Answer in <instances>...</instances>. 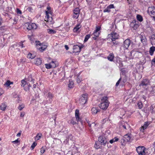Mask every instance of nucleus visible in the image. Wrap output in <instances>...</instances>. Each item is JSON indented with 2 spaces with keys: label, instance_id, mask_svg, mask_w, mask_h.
<instances>
[{
  "label": "nucleus",
  "instance_id": "680f3d73",
  "mask_svg": "<svg viewBox=\"0 0 155 155\" xmlns=\"http://www.w3.org/2000/svg\"><path fill=\"white\" fill-rule=\"evenodd\" d=\"M64 47H65V48L67 50H68L69 49V48L67 45H65Z\"/></svg>",
  "mask_w": 155,
  "mask_h": 155
},
{
  "label": "nucleus",
  "instance_id": "c9c22d12",
  "mask_svg": "<svg viewBox=\"0 0 155 155\" xmlns=\"http://www.w3.org/2000/svg\"><path fill=\"white\" fill-rule=\"evenodd\" d=\"M11 84H12V83L11 82L9 81H8L6 82L5 84H4V85L6 86L7 87H8Z\"/></svg>",
  "mask_w": 155,
  "mask_h": 155
},
{
  "label": "nucleus",
  "instance_id": "c756f323",
  "mask_svg": "<svg viewBox=\"0 0 155 155\" xmlns=\"http://www.w3.org/2000/svg\"><path fill=\"white\" fill-rule=\"evenodd\" d=\"M118 140V138L116 137H114V139L110 140L109 142L110 143H112L114 142L117 141Z\"/></svg>",
  "mask_w": 155,
  "mask_h": 155
},
{
  "label": "nucleus",
  "instance_id": "dca6fc26",
  "mask_svg": "<svg viewBox=\"0 0 155 155\" xmlns=\"http://www.w3.org/2000/svg\"><path fill=\"white\" fill-rule=\"evenodd\" d=\"M149 125V124H148V122H145L143 126L140 128V131L142 132H143L144 130L147 128Z\"/></svg>",
  "mask_w": 155,
  "mask_h": 155
},
{
  "label": "nucleus",
  "instance_id": "9b49d317",
  "mask_svg": "<svg viewBox=\"0 0 155 155\" xmlns=\"http://www.w3.org/2000/svg\"><path fill=\"white\" fill-rule=\"evenodd\" d=\"M98 140L102 145H105L106 144H108L109 143L107 142L106 140L102 137H100L98 138Z\"/></svg>",
  "mask_w": 155,
  "mask_h": 155
},
{
  "label": "nucleus",
  "instance_id": "4be33fe9",
  "mask_svg": "<svg viewBox=\"0 0 155 155\" xmlns=\"http://www.w3.org/2000/svg\"><path fill=\"white\" fill-rule=\"evenodd\" d=\"M141 41L143 44H145L146 42V39L145 36L141 35L140 36Z\"/></svg>",
  "mask_w": 155,
  "mask_h": 155
},
{
  "label": "nucleus",
  "instance_id": "a878e982",
  "mask_svg": "<svg viewBox=\"0 0 155 155\" xmlns=\"http://www.w3.org/2000/svg\"><path fill=\"white\" fill-rule=\"evenodd\" d=\"M81 26L80 24L77 25L73 29L74 32H77L79 29L81 28Z\"/></svg>",
  "mask_w": 155,
  "mask_h": 155
},
{
  "label": "nucleus",
  "instance_id": "0eeeda50",
  "mask_svg": "<svg viewBox=\"0 0 155 155\" xmlns=\"http://www.w3.org/2000/svg\"><path fill=\"white\" fill-rule=\"evenodd\" d=\"M101 27L96 26V30L94 31L93 34L95 37H93L94 40L96 39V38L98 37L100 33V31H99L101 29Z\"/></svg>",
  "mask_w": 155,
  "mask_h": 155
},
{
  "label": "nucleus",
  "instance_id": "37998d69",
  "mask_svg": "<svg viewBox=\"0 0 155 155\" xmlns=\"http://www.w3.org/2000/svg\"><path fill=\"white\" fill-rule=\"evenodd\" d=\"M138 106L140 109H141L143 107V104L141 102H140L138 103Z\"/></svg>",
  "mask_w": 155,
  "mask_h": 155
},
{
  "label": "nucleus",
  "instance_id": "ddd939ff",
  "mask_svg": "<svg viewBox=\"0 0 155 155\" xmlns=\"http://www.w3.org/2000/svg\"><path fill=\"white\" fill-rule=\"evenodd\" d=\"M83 46H80L78 45H76L73 46V49L75 52L77 53L80 51L81 49L83 47Z\"/></svg>",
  "mask_w": 155,
  "mask_h": 155
},
{
  "label": "nucleus",
  "instance_id": "a211bd4d",
  "mask_svg": "<svg viewBox=\"0 0 155 155\" xmlns=\"http://www.w3.org/2000/svg\"><path fill=\"white\" fill-rule=\"evenodd\" d=\"M150 82L148 80L145 79L143 80L141 83L140 86H146L149 84Z\"/></svg>",
  "mask_w": 155,
  "mask_h": 155
},
{
  "label": "nucleus",
  "instance_id": "bf43d9fd",
  "mask_svg": "<svg viewBox=\"0 0 155 155\" xmlns=\"http://www.w3.org/2000/svg\"><path fill=\"white\" fill-rule=\"evenodd\" d=\"M25 115V113L24 112H21V113L20 116H21V117H24Z\"/></svg>",
  "mask_w": 155,
  "mask_h": 155
},
{
  "label": "nucleus",
  "instance_id": "e433bc0d",
  "mask_svg": "<svg viewBox=\"0 0 155 155\" xmlns=\"http://www.w3.org/2000/svg\"><path fill=\"white\" fill-rule=\"evenodd\" d=\"M51 65V67L52 68H54L56 67V65L54 61H52L50 63Z\"/></svg>",
  "mask_w": 155,
  "mask_h": 155
},
{
  "label": "nucleus",
  "instance_id": "f3484780",
  "mask_svg": "<svg viewBox=\"0 0 155 155\" xmlns=\"http://www.w3.org/2000/svg\"><path fill=\"white\" fill-rule=\"evenodd\" d=\"M131 134H126L124 137V140L125 142H128L131 139Z\"/></svg>",
  "mask_w": 155,
  "mask_h": 155
},
{
  "label": "nucleus",
  "instance_id": "e2e57ef3",
  "mask_svg": "<svg viewBox=\"0 0 155 155\" xmlns=\"http://www.w3.org/2000/svg\"><path fill=\"white\" fill-rule=\"evenodd\" d=\"M71 123L72 124H76V123L75 122H74L73 121H72L71 122Z\"/></svg>",
  "mask_w": 155,
  "mask_h": 155
},
{
  "label": "nucleus",
  "instance_id": "72a5a7b5",
  "mask_svg": "<svg viewBox=\"0 0 155 155\" xmlns=\"http://www.w3.org/2000/svg\"><path fill=\"white\" fill-rule=\"evenodd\" d=\"M26 25L28 26L27 27V29L28 30H31L32 29L31 24L26 23Z\"/></svg>",
  "mask_w": 155,
  "mask_h": 155
},
{
  "label": "nucleus",
  "instance_id": "20e7f679",
  "mask_svg": "<svg viewBox=\"0 0 155 155\" xmlns=\"http://www.w3.org/2000/svg\"><path fill=\"white\" fill-rule=\"evenodd\" d=\"M87 94H83L80 97L79 102L80 105L83 106L86 102L87 100Z\"/></svg>",
  "mask_w": 155,
  "mask_h": 155
},
{
  "label": "nucleus",
  "instance_id": "f257e3e1",
  "mask_svg": "<svg viewBox=\"0 0 155 155\" xmlns=\"http://www.w3.org/2000/svg\"><path fill=\"white\" fill-rule=\"evenodd\" d=\"M51 9V8L50 7L48 6L47 7V10L45 11L46 16L45 18V21L48 22L50 24H52V17L50 16L52 14V12Z\"/></svg>",
  "mask_w": 155,
  "mask_h": 155
},
{
  "label": "nucleus",
  "instance_id": "aec40b11",
  "mask_svg": "<svg viewBox=\"0 0 155 155\" xmlns=\"http://www.w3.org/2000/svg\"><path fill=\"white\" fill-rule=\"evenodd\" d=\"M7 107V105L5 103H3L1 104L0 106V109L3 111L5 110Z\"/></svg>",
  "mask_w": 155,
  "mask_h": 155
},
{
  "label": "nucleus",
  "instance_id": "4c0bfd02",
  "mask_svg": "<svg viewBox=\"0 0 155 155\" xmlns=\"http://www.w3.org/2000/svg\"><path fill=\"white\" fill-rule=\"evenodd\" d=\"M32 29H35L37 28V26L35 23L31 24Z\"/></svg>",
  "mask_w": 155,
  "mask_h": 155
},
{
  "label": "nucleus",
  "instance_id": "49530a36",
  "mask_svg": "<svg viewBox=\"0 0 155 155\" xmlns=\"http://www.w3.org/2000/svg\"><path fill=\"white\" fill-rule=\"evenodd\" d=\"M45 148H43V147H42L41 149V150H40V153H41V154H42L43 153H44L45 152Z\"/></svg>",
  "mask_w": 155,
  "mask_h": 155
},
{
  "label": "nucleus",
  "instance_id": "39448f33",
  "mask_svg": "<svg viewBox=\"0 0 155 155\" xmlns=\"http://www.w3.org/2000/svg\"><path fill=\"white\" fill-rule=\"evenodd\" d=\"M136 151L138 155H146V148L143 146H140L136 148Z\"/></svg>",
  "mask_w": 155,
  "mask_h": 155
},
{
  "label": "nucleus",
  "instance_id": "69168bd1",
  "mask_svg": "<svg viewBox=\"0 0 155 155\" xmlns=\"http://www.w3.org/2000/svg\"><path fill=\"white\" fill-rule=\"evenodd\" d=\"M2 22V20L1 19V18L0 17V25H1V24Z\"/></svg>",
  "mask_w": 155,
  "mask_h": 155
},
{
  "label": "nucleus",
  "instance_id": "5fc2aeb1",
  "mask_svg": "<svg viewBox=\"0 0 155 155\" xmlns=\"http://www.w3.org/2000/svg\"><path fill=\"white\" fill-rule=\"evenodd\" d=\"M17 12L18 14H21V11L18 8H17Z\"/></svg>",
  "mask_w": 155,
  "mask_h": 155
},
{
  "label": "nucleus",
  "instance_id": "864d4df0",
  "mask_svg": "<svg viewBox=\"0 0 155 155\" xmlns=\"http://www.w3.org/2000/svg\"><path fill=\"white\" fill-rule=\"evenodd\" d=\"M96 125V124L95 123H92L90 125V126L92 127H94Z\"/></svg>",
  "mask_w": 155,
  "mask_h": 155
},
{
  "label": "nucleus",
  "instance_id": "cd10ccee",
  "mask_svg": "<svg viewBox=\"0 0 155 155\" xmlns=\"http://www.w3.org/2000/svg\"><path fill=\"white\" fill-rule=\"evenodd\" d=\"M155 50V47H152L150 48V53L151 55H152Z\"/></svg>",
  "mask_w": 155,
  "mask_h": 155
},
{
  "label": "nucleus",
  "instance_id": "bb28decb",
  "mask_svg": "<svg viewBox=\"0 0 155 155\" xmlns=\"http://www.w3.org/2000/svg\"><path fill=\"white\" fill-rule=\"evenodd\" d=\"M42 136V134L41 133L38 134L35 137V140H39Z\"/></svg>",
  "mask_w": 155,
  "mask_h": 155
},
{
  "label": "nucleus",
  "instance_id": "de8ad7c7",
  "mask_svg": "<svg viewBox=\"0 0 155 155\" xmlns=\"http://www.w3.org/2000/svg\"><path fill=\"white\" fill-rule=\"evenodd\" d=\"M4 92V91L2 88H0V96L3 94Z\"/></svg>",
  "mask_w": 155,
  "mask_h": 155
},
{
  "label": "nucleus",
  "instance_id": "b1692460",
  "mask_svg": "<svg viewBox=\"0 0 155 155\" xmlns=\"http://www.w3.org/2000/svg\"><path fill=\"white\" fill-rule=\"evenodd\" d=\"M31 87L30 84L28 83L23 87L24 90L26 91H28L29 90L30 87Z\"/></svg>",
  "mask_w": 155,
  "mask_h": 155
},
{
  "label": "nucleus",
  "instance_id": "f8f14e48",
  "mask_svg": "<svg viewBox=\"0 0 155 155\" xmlns=\"http://www.w3.org/2000/svg\"><path fill=\"white\" fill-rule=\"evenodd\" d=\"M120 126L122 127L125 129L127 130L130 127V126L127 122L122 121L120 122Z\"/></svg>",
  "mask_w": 155,
  "mask_h": 155
},
{
  "label": "nucleus",
  "instance_id": "412c9836",
  "mask_svg": "<svg viewBox=\"0 0 155 155\" xmlns=\"http://www.w3.org/2000/svg\"><path fill=\"white\" fill-rule=\"evenodd\" d=\"M114 58V54L112 53H110L107 57L108 59L111 61H113Z\"/></svg>",
  "mask_w": 155,
  "mask_h": 155
},
{
  "label": "nucleus",
  "instance_id": "603ef678",
  "mask_svg": "<svg viewBox=\"0 0 155 155\" xmlns=\"http://www.w3.org/2000/svg\"><path fill=\"white\" fill-rule=\"evenodd\" d=\"M107 7L108 8H109V9H110L114 8V5L113 4H110V5H109Z\"/></svg>",
  "mask_w": 155,
  "mask_h": 155
},
{
  "label": "nucleus",
  "instance_id": "6e6552de",
  "mask_svg": "<svg viewBox=\"0 0 155 155\" xmlns=\"http://www.w3.org/2000/svg\"><path fill=\"white\" fill-rule=\"evenodd\" d=\"M130 44V40L129 39H127L125 40L123 44V47L124 50L127 49Z\"/></svg>",
  "mask_w": 155,
  "mask_h": 155
},
{
  "label": "nucleus",
  "instance_id": "a19ab883",
  "mask_svg": "<svg viewBox=\"0 0 155 155\" xmlns=\"http://www.w3.org/2000/svg\"><path fill=\"white\" fill-rule=\"evenodd\" d=\"M45 66L46 68L48 69H49L52 68V67H51V65L50 63L48 64H45Z\"/></svg>",
  "mask_w": 155,
  "mask_h": 155
},
{
  "label": "nucleus",
  "instance_id": "c85d7f7f",
  "mask_svg": "<svg viewBox=\"0 0 155 155\" xmlns=\"http://www.w3.org/2000/svg\"><path fill=\"white\" fill-rule=\"evenodd\" d=\"M68 87L70 88H73L74 86V83L71 80H69V83L68 84Z\"/></svg>",
  "mask_w": 155,
  "mask_h": 155
},
{
  "label": "nucleus",
  "instance_id": "2f4dec72",
  "mask_svg": "<svg viewBox=\"0 0 155 155\" xmlns=\"http://www.w3.org/2000/svg\"><path fill=\"white\" fill-rule=\"evenodd\" d=\"M137 19L140 21H143V18L141 16L138 15L137 16Z\"/></svg>",
  "mask_w": 155,
  "mask_h": 155
},
{
  "label": "nucleus",
  "instance_id": "7ed1b4c3",
  "mask_svg": "<svg viewBox=\"0 0 155 155\" xmlns=\"http://www.w3.org/2000/svg\"><path fill=\"white\" fill-rule=\"evenodd\" d=\"M35 45L37 49L40 52H42L47 47V46L44 43H41L39 41H35Z\"/></svg>",
  "mask_w": 155,
  "mask_h": 155
},
{
  "label": "nucleus",
  "instance_id": "5701e85b",
  "mask_svg": "<svg viewBox=\"0 0 155 155\" xmlns=\"http://www.w3.org/2000/svg\"><path fill=\"white\" fill-rule=\"evenodd\" d=\"M75 117L77 121H80L81 119L79 116V110H75Z\"/></svg>",
  "mask_w": 155,
  "mask_h": 155
},
{
  "label": "nucleus",
  "instance_id": "393cba45",
  "mask_svg": "<svg viewBox=\"0 0 155 155\" xmlns=\"http://www.w3.org/2000/svg\"><path fill=\"white\" fill-rule=\"evenodd\" d=\"M34 80V79L32 78L31 76H29L27 79V81L28 82V83L30 82L31 84H33Z\"/></svg>",
  "mask_w": 155,
  "mask_h": 155
},
{
  "label": "nucleus",
  "instance_id": "ea45409f",
  "mask_svg": "<svg viewBox=\"0 0 155 155\" xmlns=\"http://www.w3.org/2000/svg\"><path fill=\"white\" fill-rule=\"evenodd\" d=\"M37 145V143L36 142H33L31 146V149L33 150L34 148Z\"/></svg>",
  "mask_w": 155,
  "mask_h": 155
},
{
  "label": "nucleus",
  "instance_id": "423d86ee",
  "mask_svg": "<svg viewBox=\"0 0 155 155\" xmlns=\"http://www.w3.org/2000/svg\"><path fill=\"white\" fill-rule=\"evenodd\" d=\"M147 11L149 14L155 19V8L153 6L149 7Z\"/></svg>",
  "mask_w": 155,
  "mask_h": 155
},
{
  "label": "nucleus",
  "instance_id": "13d9d810",
  "mask_svg": "<svg viewBox=\"0 0 155 155\" xmlns=\"http://www.w3.org/2000/svg\"><path fill=\"white\" fill-rule=\"evenodd\" d=\"M19 142V141L18 140V139H17L16 140L12 141V142L14 143H16Z\"/></svg>",
  "mask_w": 155,
  "mask_h": 155
},
{
  "label": "nucleus",
  "instance_id": "a18cd8bd",
  "mask_svg": "<svg viewBox=\"0 0 155 155\" xmlns=\"http://www.w3.org/2000/svg\"><path fill=\"white\" fill-rule=\"evenodd\" d=\"M54 74H54L53 72H51L50 73V78L52 79L53 78H54Z\"/></svg>",
  "mask_w": 155,
  "mask_h": 155
},
{
  "label": "nucleus",
  "instance_id": "4468645a",
  "mask_svg": "<svg viewBox=\"0 0 155 155\" xmlns=\"http://www.w3.org/2000/svg\"><path fill=\"white\" fill-rule=\"evenodd\" d=\"M91 112L93 114H95L100 111V110L97 107H93L91 109Z\"/></svg>",
  "mask_w": 155,
  "mask_h": 155
},
{
  "label": "nucleus",
  "instance_id": "09e8293b",
  "mask_svg": "<svg viewBox=\"0 0 155 155\" xmlns=\"http://www.w3.org/2000/svg\"><path fill=\"white\" fill-rule=\"evenodd\" d=\"M48 97L50 99H51L53 97V95L51 93H49L48 94Z\"/></svg>",
  "mask_w": 155,
  "mask_h": 155
},
{
  "label": "nucleus",
  "instance_id": "6ab92c4d",
  "mask_svg": "<svg viewBox=\"0 0 155 155\" xmlns=\"http://www.w3.org/2000/svg\"><path fill=\"white\" fill-rule=\"evenodd\" d=\"M150 40L151 44L155 45V35H153L150 36Z\"/></svg>",
  "mask_w": 155,
  "mask_h": 155
},
{
  "label": "nucleus",
  "instance_id": "7c9ffc66",
  "mask_svg": "<svg viewBox=\"0 0 155 155\" xmlns=\"http://www.w3.org/2000/svg\"><path fill=\"white\" fill-rule=\"evenodd\" d=\"M27 57L29 59H33L35 57V56L31 53H29L27 55Z\"/></svg>",
  "mask_w": 155,
  "mask_h": 155
},
{
  "label": "nucleus",
  "instance_id": "2eb2a0df",
  "mask_svg": "<svg viewBox=\"0 0 155 155\" xmlns=\"http://www.w3.org/2000/svg\"><path fill=\"white\" fill-rule=\"evenodd\" d=\"M34 63L37 66L41 65L42 63V60L40 58H36L34 59Z\"/></svg>",
  "mask_w": 155,
  "mask_h": 155
},
{
  "label": "nucleus",
  "instance_id": "9d476101",
  "mask_svg": "<svg viewBox=\"0 0 155 155\" xmlns=\"http://www.w3.org/2000/svg\"><path fill=\"white\" fill-rule=\"evenodd\" d=\"M109 37H111L112 41H114L118 38V35L116 33L113 32L109 35Z\"/></svg>",
  "mask_w": 155,
  "mask_h": 155
},
{
  "label": "nucleus",
  "instance_id": "58836bf2",
  "mask_svg": "<svg viewBox=\"0 0 155 155\" xmlns=\"http://www.w3.org/2000/svg\"><path fill=\"white\" fill-rule=\"evenodd\" d=\"M25 105L24 104H21L19 105L18 107V109L20 110H21L24 107Z\"/></svg>",
  "mask_w": 155,
  "mask_h": 155
},
{
  "label": "nucleus",
  "instance_id": "79ce46f5",
  "mask_svg": "<svg viewBox=\"0 0 155 155\" xmlns=\"http://www.w3.org/2000/svg\"><path fill=\"white\" fill-rule=\"evenodd\" d=\"M76 80L78 83H80L82 81V78L78 76V77Z\"/></svg>",
  "mask_w": 155,
  "mask_h": 155
},
{
  "label": "nucleus",
  "instance_id": "774afa93",
  "mask_svg": "<svg viewBox=\"0 0 155 155\" xmlns=\"http://www.w3.org/2000/svg\"><path fill=\"white\" fill-rule=\"evenodd\" d=\"M127 2H128V3H129V4L130 3V1L129 0H127Z\"/></svg>",
  "mask_w": 155,
  "mask_h": 155
},
{
  "label": "nucleus",
  "instance_id": "473e14b6",
  "mask_svg": "<svg viewBox=\"0 0 155 155\" xmlns=\"http://www.w3.org/2000/svg\"><path fill=\"white\" fill-rule=\"evenodd\" d=\"M48 32L50 34H55L56 33V31L52 30V29H48L47 30Z\"/></svg>",
  "mask_w": 155,
  "mask_h": 155
},
{
  "label": "nucleus",
  "instance_id": "1a4fd4ad",
  "mask_svg": "<svg viewBox=\"0 0 155 155\" xmlns=\"http://www.w3.org/2000/svg\"><path fill=\"white\" fill-rule=\"evenodd\" d=\"M80 12V10L79 8H76L73 11V17L76 19L78 18L79 16Z\"/></svg>",
  "mask_w": 155,
  "mask_h": 155
},
{
  "label": "nucleus",
  "instance_id": "f704fd0d",
  "mask_svg": "<svg viewBox=\"0 0 155 155\" xmlns=\"http://www.w3.org/2000/svg\"><path fill=\"white\" fill-rule=\"evenodd\" d=\"M21 85L23 87L26 84H28V82H27L26 81H25L24 80H23L21 81Z\"/></svg>",
  "mask_w": 155,
  "mask_h": 155
},
{
  "label": "nucleus",
  "instance_id": "c03bdc74",
  "mask_svg": "<svg viewBox=\"0 0 155 155\" xmlns=\"http://www.w3.org/2000/svg\"><path fill=\"white\" fill-rule=\"evenodd\" d=\"M90 36L89 35H86L85 37V38L84 40V42L87 41L88 39L90 38Z\"/></svg>",
  "mask_w": 155,
  "mask_h": 155
},
{
  "label": "nucleus",
  "instance_id": "4d7b16f0",
  "mask_svg": "<svg viewBox=\"0 0 155 155\" xmlns=\"http://www.w3.org/2000/svg\"><path fill=\"white\" fill-rule=\"evenodd\" d=\"M27 10L29 12H32L33 10V9L32 8L29 7L27 8Z\"/></svg>",
  "mask_w": 155,
  "mask_h": 155
},
{
  "label": "nucleus",
  "instance_id": "338daca9",
  "mask_svg": "<svg viewBox=\"0 0 155 155\" xmlns=\"http://www.w3.org/2000/svg\"><path fill=\"white\" fill-rule=\"evenodd\" d=\"M113 43L114 44H116V45H117V44L118 43H117V42H113Z\"/></svg>",
  "mask_w": 155,
  "mask_h": 155
},
{
  "label": "nucleus",
  "instance_id": "052dcab7",
  "mask_svg": "<svg viewBox=\"0 0 155 155\" xmlns=\"http://www.w3.org/2000/svg\"><path fill=\"white\" fill-rule=\"evenodd\" d=\"M152 62L153 64L155 65V58L152 60Z\"/></svg>",
  "mask_w": 155,
  "mask_h": 155
},
{
  "label": "nucleus",
  "instance_id": "3c124183",
  "mask_svg": "<svg viewBox=\"0 0 155 155\" xmlns=\"http://www.w3.org/2000/svg\"><path fill=\"white\" fill-rule=\"evenodd\" d=\"M110 9H109V8H108V7H107V8L105 9V10H104V12H110Z\"/></svg>",
  "mask_w": 155,
  "mask_h": 155
},
{
  "label": "nucleus",
  "instance_id": "8fccbe9b",
  "mask_svg": "<svg viewBox=\"0 0 155 155\" xmlns=\"http://www.w3.org/2000/svg\"><path fill=\"white\" fill-rule=\"evenodd\" d=\"M94 147L96 149H97L99 148L100 147V146L99 145H97V142L95 143Z\"/></svg>",
  "mask_w": 155,
  "mask_h": 155
},
{
  "label": "nucleus",
  "instance_id": "f03ea898",
  "mask_svg": "<svg viewBox=\"0 0 155 155\" xmlns=\"http://www.w3.org/2000/svg\"><path fill=\"white\" fill-rule=\"evenodd\" d=\"M101 102L99 104V107L103 110H106L109 106V102L107 98L106 97H103L101 99Z\"/></svg>",
  "mask_w": 155,
  "mask_h": 155
},
{
  "label": "nucleus",
  "instance_id": "6e6d98bb",
  "mask_svg": "<svg viewBox=\"0 0 155 155\" xmlns=\"http://www.w3.org/2000/svg\"><path fill=\"white\" fill-rule=\"evenodd\" d=\"M121 80V78H120V79L117 82V83L116 84V86H117L120 83V82Z\"/></svg>",
  "mask_w": 155,
  "mask_h": 155
},
{
  "label": "nucleus",
  "instance_id": "0e129e2a",
  "mask_svg": "<svg viewBox=\"0 0 155 155\" xmlns=\"http://www.w3.org/2000/svg\"><path fill=\"white\" fill-rule=\"evenodd\" d=\"M21 133L20 132L18 133L17 135V137H20L21 135Z\"/></svg>",
  "mask_w": 155,
  "mask_h": 155
}]
</instances>
